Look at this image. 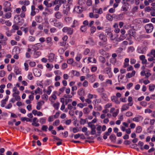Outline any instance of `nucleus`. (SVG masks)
Returning <instances> with one entry per match:
<instances>
[{
    "label": "nucleus",
    "instance_id": "2eb2a0df",
    "mask_svg": "<svg viewBox=\"0 0 155 155\" xmlns=\"http://www.w3.org/2000/svg\"><path fill=\"white\" fill-rule=\"evenodd\" d=\"M77 94L80 96L84 95L85 94V91L83 88H80L78 90Z\"/></svg>",
    "mask_w": 155,
    "mask_h": 155
},
{
    "label": "nucleus",
    "instance_id": "a18cd8bd",
    "mask_svg": "<svg viewBox=\"0 0 155 155\" xmlns=\"http://www.w3.org/2000/svg\"><path fill=\"white\" fill-rule=\"evenodd\" d=\"M60 120H56L53 124V125L54 126H57L60 124Z\"/></svg>",
    "mask_w": 155,
    "mask_h": 155
},
{
    "label": "nucleus",
    "instance_id": "9b49d317",
    "mask_svg": "<svg viewBox=\"0 0 155 155\" xmlns=\"http://www.w3.org/2000/svg\"><path fill=\"white\" fill-rule=\"evenodd\" d=\"M111 101L113 102H114L117 104H119L120 102L118 100V98L115 96H113L111 97Z\"/></svg>",
    "mask_w": 155,
    "mask_h": 155
},
{
    "label": "nucleus",
    "instance_id": "09e8293b",
    "mask_svg": "<svg viewBox=\"0 0 155 155\" xmlns=\"http://www.w3.org/2000/svg\"><path fill=\"white\" fill-rule=\"evenodd\" d=\"M6 73L5 72L3 71L2 70L0 71V77H4Z\"/></svg>",
    "mask_w": 155,
    "mask_h": 155
},
{
    "label": "nucleus",
    "instance_id": "39448f33",
    "mask_svg": "<svg viewBox=\"0 0 155 155\" xmlns=\"http://www.w3.org/2000/svg\"><path fill=\"white\" fill-rule=\"evenodd\" d=\"M86 76L87 77V79H88L89 81L90 82L93 83L95 81V76L94 74H87L86 75Z\"/></svg>",
    "mask_w": 155,
    "mask_h": 155
},
{
    "label": "nucleus",
    "instance_id": "ddd939ff",
    "mask_svg": "<svg viewBox=\"0 0 155 155\" xmlns=\"http://www.w3.org/2000/svg\"><path fill=\"white\" fill-rule=\"evenodd\" d=\"M46 42L48 45L51 46L53 45V43L51 41L52 38L50 37H48L46 38Z\"/></svg>",
    "mask_w": 155,
    "mask_h": 155
},
{
    "label": "nucleus",
    "instance_id": "7c9ffc66",
    "mask_svg": "<svg viewBox=\"0 0 155 155\" xmlns=\"http://www.w3.org/2000/svg\"><path fill=\"white\" fill-rule=\"evenodd\" d=\"M55 17L59 19L62 17V15L59 12H58L55 13Z\"/></svg>",
    "mask_w": 155,
    "mask_h": 155
},
{
    "label": "nucleus",
    "instance_id": "58836bf2",
    "mask_svg": "<svg viewBox=\"0 0 155 155\" xmlns=\"http://www.w3.org/2000/svg\"><path fill=\"white\" fill-rule=\"evenodd\" d=\"M99 52L101 55L103 56L107 55V53L103 49H101L99 51Z\"/></svg>",
    "mask_w": 155,
    "mask_h": 155
},
{
    "label": "nucleus",
    "instance_id": "7ed1b4c3",
    "mask_svg": "<svg viewBox=\"0 0 155 155\" xmlns=\"http://www.w3.org/2000/svg\"><path fill=\"white\" fill-rule=\"evenodd\" d=\"M145 28L146 32L148 33H149L152 31L153 29V26L152 24L149 23L145 25Z\"/></svg>",
    "mask_w": 155,
    "mask_h": 155
},
{
    "label": "nucleus",
    "instance_id": "49530a36",
    "mask_svg": "<svg viewBox=\"0 0 155 155\" xmlns=\"http://www.w3.org/2000/svg\"><path fill=\"white\" fill-rule=\"evenodd\" d=\"M136 132L138 133H140L142 130V129L140 126H138L136 128Z\"/></svg>",
    "mask_w": 155,
    "mask_h": 155
},
{
    "label": "nucleus",
    "instance_id": "6e6552de",
    "mask_svg": "<svg viewBox=\"0 0 155 155\" xmlns=\"http://www.w3.org/2000/svg\"><path fill=\"white\" fill-rule=\"evenodd\" d=\"M41 71L37 68H35L33 69V73L34 75L36 77H39L41 75Z\"/></svg>",
    "mask_w": 155,
    "mask_h": 155
},
{
    "label": "nucleus",
    "instance_id": "bf43d9fd",
    "mask_svg": "<svg viewBox=\"0 0 155 155\" xmlns=\"http://www.w3.org/2000/svg\"><path fill=\"white\" fill-rule=\"evenodd\" d=\"M86 119H84L82 118H81L80 121V123L81 124L84 125L86 123Z\"/></svg>",
    "mask_w": 155,
    "mask_h": 155
},
{
    "label": "nucleus",
    "instance_id": "603ef678",
    "mask_svg": "<svg viewBox=\"0 0 155 155\" xmlns=\"http://www.w3.org/2000/svg\"><path fill=\"white\" fill-rule=\"evenodd\" d=\"M35 39V37L30 36L28 37V40L30 41H34Z\"/></svg>",
    "mask_w": 155,
    "mask_h": 155
},
{
    "label": "nucleus",
    "instance_id": "a211bd4d",
    "mask_svg": "<svg viewBox=\"0 0 155 155\" xmlns=\"http://www.w3.org/2000/svg\"><path fill=\"white\" fill-rule=\"evenodd\" d=\"M125 38L124 35V34L121 35L118 38H117L115 40V41L117 42H120L123 40Z\"/></svg>",
    "mask_w": 155,
    "mask_h": 155
},
{
    "label": "nucleus",
    "instance_id": "f03ea898",
    "mask_svg": "<svg viewBox=\"0 0 155 155\" xmlns=\"http://www.w3.org/2000/svg\"><path fill=\"white\" fill-rule=\"evenodd\" d=\"M11 4L8 1H6L3 4L4 10L5 12L10 11L12 8L10 7Z\"/></svg>",
    "mask_w": 155,
    "mask_h": 155
},
{
    "label": "nucleus",
    "instance_id": "c9c22d12",
    "mask_svg": "<svg viewBox=\"0 0 155 155\" xmlns=\"http://www.w3.org/2000/svg\"><path fill=\"white\" fill-rule=\"evenodd\" d=\"M70 10V8L68 7L66 8L65 10H64L63 13L64 15H67L68 14V12Z\"/></svg>",
    "mask_w": 155,
    "mask_h": 155
},
{
    "label": "nucleus",
    "instance_id": "37998d69",
    "mask_svg": "<svg viewBox=\"0 0 155 155\" xmlns=\"http://www.w3.org/2000/svg\"><path fill=\"white\" fill-rule=\"evenodd\" d=\"M21 119V120L22 121H26L27 122H30L31 121L30 119L26 117H22Z\"/></svg>",
    "mask_w": 155,
    "mask_h": 155
},
{
    "label": "nucleus",
    "instance_id": "69168bd1",
    "mask_svg": "<svg viewBox=\"0 0 155 155\" xmlns=\"http://www.w3.org/2000/svg\"><path fill=\"white\" fill-rule=\"evenodd\" d=\"M83 86L84 87H87L88 86V83L87 81H84L83 83Z\"/></svg>",
    "mask_w": 155,
    "mask_h": 155
},
{
    "label": "nucleus",
    "instance_id": "0e129e2a",
    "mask_svg": "<svg viewBox=\"0 0 155 155\" xmlns=\"http://www.w3.org/2000/svg\"><path fill=\"white\" fill-rule=\"evenodd\" d=\"M97 133L99 134H100L101 133V126H98V127H97Z\"/></svg>",
    "mask_w": 155,
    "mask_h": 155
},
{
    "label": "nucleus",
    "instance_id": "1a4fd4ad",
    "mask_svg": "<svg viewBox=\"0 0 155 155\" xmlns=\"http://www.w3.org/2000/svg\"><path fill=\"white\" fill-rule=\"evenodd\" d=\"M84 8L80 6H76L74 8V10L77 13H81L84 10Z\"/></svg>",
    "mask_w": 155,
    "mask_h": 155
},
{
    "label": "nucleus",
    "instance_id": "aec40b11",
    "mask_svg": "<svg viewBox=\"0 0 155 155\" xmlns=\"http://www.w3.org/2000/svg\"><path fill=\"white\" fill-rule=\"evenodd\" d=\"M129 108L128 105L127 104H124L122 107L121 109V112H123L124 111L126 110Z\"/></svg>",
    "mask_w": 155,
    "mask_h": 155
},
{
    "label": "nucleus",
    "instance_id": "4468645a",
    "mask_svg": "<svg viewBox=\"0 0 155 155\" xmlns=\"http://www.w3.org/2000/svg\"><path fill=\"white\" fill-rule=\"evenodd\" d=\"M7 38L5 37L3 40H0V44L3 46H5L7 44Z\"/></svg>",
    "mask_w": 155,
    "mask_h": 155
},
{
    "label": "nucleus",
    "instance_id": "c756f323",
    "mask_svg": "<svg viewBox=\"0 0 155 155\" xmlns=\"http://www.w3.org/2000/svg\"><path fill=\"white\" fill-rule=\"evenodd\" d=\"M155 88V85L153 84H150L149 86V90L150 91H154Z\"/></svg>",
    "mask_w": 155,
    "mask_h": 155
},
{
    "label": "nucleus",
    "instance_id": "e2e57ef3",
    "mask_svg": "<svg viewBox=\"0 0 155 155\" xmlns=\"http://www.w3.org/2000/svg\"><path fill=\"white\" fill-rule=\"evenodd\" d=\"M125 115L127 117H130L133 116V114L130 111H128L126 113Z\"/></svg>",
    "mask_w": 155,
    "mask_h": 155
},
{
    "label": "nucleus",
    "instance_id": "dca6fc26",
    "mask_svg": "<svg viewBox=\"0 0 155 155\" xmlns=\"http://www.w3.org/2000/svg\"><path fill=\"white\" fill-rule=\"evenodd\" d=\"M41 44L40 43H38L35 44L33 46V48L35 50H38L41 47Z\"/></svg>",
    "mask_w": 155,
    "mask_h": 155
},
{
    "label": "nucleus",
    "instance_id": "774afa93",
    "mask_svg": "<svg viewBox=\"0 0 155 155\" xmlns=\"http://www.w3.org/2000/svg\"><path fill=\"white\" fill-rule=\"evenodd\" d=\"M81 58V54H78L77 55V56L76 57V60L79 61H80Z\"/></svg>",
    "mask_w": 155,
    "mask_h": 155
},
{
    "label": "nucleus",
    "instance_id": "e433bc0d",
    "mask_svg": "<svg viewBox=\"0 0 155 155\" xmlns=\"http://www.w3.org/2000/svg\"><path fill=\"white\" fill-rule=\"evenodd\" d=\"M106 18L108 20L110 21H111L113 20L112 16L110 14H107L106 16Z\"/></svg>",
    "mask_w": 155,
    "mask_h": 155
},
{
    "label": "nucleus",
    "instance_id": "423d86ee",
    "mask_svg": "<svg viewBox=\"0 0 155 155\" xmlns=\"http://www.w3.org/2000/svg\"><path fill=\"white\" fill-rule=\"evenodd\" d=\"M97 36L99 37L100 39L102 41H107L106 36L103 33L99 32L98 33Z\"/></svg>",
    "mask_w": 155,
    "mask_h": 155
},
{
    "label": "nucleus",
    "instance_id": "de8ad7c7",
    "mask_svg": "<svg viewBox=\"0 0 155 155\" xmlns=\"http://www.w3.org/2000/svg\"><path fill=\"white\" fill-rule=\"evenodd\" d=\"M90 110L89 109L87 108H85L83 109V112L85 114H88L89 113Z\"/></svg>",
    "mask_w": 155,
    "mask_h": 155
},
{
    "label": "nucleus",
    "instance_id": "a19ab883",
    "mask_svg": "<svg viewBox=\"0 0 155 155\" xmlns=\"http://www.w3.org/2000/svg\"><path fill=\"white\" fill-rule=\"evenodd\" d=\"M106 33L108 36L110 38H113L112 34L110 30H109L107 31H106Z\"/></svg>",
    "mask_w": 155,
    "mask_h": 155
},
{
    "label": "nucleus",
    "instance_id": "f3484780",
    "mask_svg": "<svg viewBox=\"0 0 155 155\" xmlns=\"http://www.w3.org/2000/svg\"><path fill=\"white\" fill-rule=\"evenodd\" d=\"M136 73V72L135 71H133L131 73H128L126 75V77L130 78L134 76Z\"/></svg>",
    "mask_w": 155,
    "mask_h": 155
},
{
    "label": "nucleus",
    "instance_id": "4be33fe9",
    "mask_svg": "<svg viewBox=\"0 0 155 155\" xmlns=\"http://www.w3.org/2000/svg\"><path fill=\"white\" fill-rule=\"evenodd\" d=\"M54 54L53 53H51L48 56V60L49 61L52 62L54 60Z\"/></svg>",
    "mask_w": 155,
    "mask_h": 155
},
{
    "label": "nucleus",
    "instance_id": "9d476101",
    "mask_svg": "<svg viewBox=\"0 0 155 155\" xmlns=\"http://www.w3.org/2000/svg\"><path fill=\"white\" fill-rule=\"evenodd\" d=\"M129 5L128 3H124L121 8V11H126L129 9Z\"/></svg>",
    "mask_w": 155,
    "mask_h": 155
},
{
    "label": "nucleus",
    "instance_id": "338daca9",
    "mask_svg": "<svg viewBox=\"0 0 155 155\" xmlns=\"http://www.w3.org/2000/svg\"><path fill=\"white\" fill-rule=\"evenodd\" d=\"M74 62V59L72 58H71L67 60V63L69 64H71Z\"/></svg>",
    "mask_w": 155,
    "mask_h": 155
},
{
    "label": "nucleus",
    "instance_id": "f704fd0d",
    "mask_svg": "<svg viewBox=\"0 0 155 155\" xmlns=\"http://www.w3.org/2000/svg\"><path fill=\"white\" fill-rule=\"evenodd\" d=\"M75 73L74 75L78 77L80 75V73L77 71H75L74 70H72L71 71V73L72 74H74V73Z\"/></svg>",
    "mask_w": 155,
    "mask_h": 155
},
{
    "label": "nucleus",
    "instance_id": "f8f14e48",
    "mask_svg": "<svg viewBox=\"0 0 155 155\" xmlns=\"http://www.w3.org/2000/svg\"><path fill=\"white\" fill-rule=\"evenodd\" d=\"M93 12L94 13H97L99 14H101L103 13L102 9L101 8H100L99 9L94 8H93Z\"/></svg>",
    "mask_w": 155,
    "mask_h": 155
},
{
    "label": "nucleus",
    "instance_id": "20e7f679",
    "mask_svg": "<svg viewBox=\"0 0 155 155\" xmlns=\"http://www.w3.org/2000/svg\"><path fill=\"white\" fill-rule=\"evenodd\" d=\"M62 31L64 32L67 33L68 34L71 35L73 33V29L71 28L65 27L62 29Z\"/></svg>",
    "mask_w": 155,
    "mask_h": 155
},
{
    "label": "nucleus",
    "instance_id": "3c124183",
    "mask_svg": "<svg viewBox=\"0 0 155 155\" xmlns=\"http://www.w3.org/2000/svg\"><path fill=\"white\" fill-rule=\"evenodd\" d=\"M90 30L91 33L93 34L96 31V28L95 27L93 26L91 27Z\"/></svg>",
    "mask_w": 155,
    "mask_h": 155
},
{
    "label": "nucleus",
    "instance_id": "72a5a7b5",
    "mask_svg": "<svg viewBox=\"0 0 155 155\" xmlns=\"http://www.w3.org/2000/svg\"><path fill=\"white\" fill-rule=\"evenodd\" d=\"M46 119L45 118H41L39 120V122L42 124H45L46 122Z\"/></svg>",
    "mask_w": 155,
    "mask_h": 155
},
{
    "label": "nucleus",
    "instance_id": "f257e3e1",
    "mask_svg": "<svg viewBox=\"0 0 155 155\" xmlns=\"http://www.w3.org/2000/svg\"><path fill=\"white\" fill-rule=\"evenodd\" d=\"M147 50V48L145 45L139 46L137 49V52L140 54H145Z\"/></svg>",
    "mask_w": 155,
    "mask_h": 155
},
{
    "label": "nucleus",
    "instance_id": "6e6d98bb",
    "mask_svg": "<svg viewBox=\"0 0 155 155\" xmlns=\"http://www.w3.org/2000/svg\"><path fill=\"white\" fill-rule=\"evenodd\" d=\"M87 29V27L85 25H83L81 27V30L82 32H85Z\"/></svg>",
    "mask_w": 155,
    "mask_h": 155
},
{
    "label": "nucleus",
    "instance_id": "13d9d810",
    "mask_svg": "<svg viewBox=\"0 0 155 155\" xmlns=\"http://www.w3.org/2000/svg\"><path fill=\"white\" fill-rule=\"evenodd\" d=\"M64 51L63 48H61L58 50V52L60 54H64Z\"/></svg>",
    "mask_w": 155,
    "mask_h": 155
},
{
    "label": "nucleus",
    "instance_id": "79ce46f5",
    "mask_svg": "<svg viewBox=\"0 0 155 155\" xmlns=\"http://www.w3.org/2000/svg\"><path fill=\"white\" fill-rule=\"evenodd\" d=\"M92 115L96 118L97 117L100 116V113L99 112H95L94 111H93L92 112Z\"/></svg>",
    "mask_w": 155,
    "mask_h": 155
},
{
    "label": "nucleus",
    "instance_id": "c03bdc74",
    "mask_svg": "<svg viewBox=\"0 0 155 155\" xmlns=\"http://www.w3.org/2000/svg\"><path fill=\"white\" fill-rule=\"evenodd\" d=\"M110 138L112 141H114L116 139V137L115 135L112 134L110 136Z\"/></svg>",
    "mask_w": 155,
    "mask_h": 155
},
{
    "label": "nucleus",
    "instance_id": "4c0bfd02",
    "mask_svg": "<svg viewBox=\"0 0 155 155\" xmlns=\"http://www.w3.org/2000/svg\"><path fill=\"white\" fill-rule=\"evenodd\" d=\"M12 96L15 97V98L16 99V101H20L21 100L20 97L18 95L13 94Z\"/></svg>",
    "mask_w": 155,
    "mask_h": 155
},
{
    "label": "nucleus",
    "instance_id": "864d4df0",
    "mask_svg": "<svg viewBox=\"0 0 155 155\" xmlns=\"http://www.w3.org/2000/svg\"><path fill=\"white\" fill-rule=\"evenodd\" d=\"M106 44V41H99L98 43V45L100 46H103L104 45H105Z\"/></svg>",
    "mask_w": 155,
    "mask_h": 155
},
{
    "label": "nucleus",
    "instance_id": "393cba45",
    "mask_svg": "<svg viewBox=\"0 0 155 155\" xmlns=\"http://www.w3.org/2000/svg\"><path fill=\"white\" fill-rule=\"evenodd\" d=\"M99 61L102 63H104L106 62L105 58L102 56H99Z\"/></svg>",
    "mask_w": 155,
    "mask_h": 155
},
{
    "label": "nucleus",
    "instance_id": "6ab92c4d",
    "mask_svg": "<svg viewBox=\"0 0 155 155\" xmlns=\"http://www.w3.org/2000/svg\"><path fill=\"white\" fill-rule=\"evenodd\" d=\"M44 103V102L43 101H41L38 102L36 106V109L38 110H40L41 108V107L42 105Z\"/></svg>",
    "mask_w": 155,
    "mask_h": 155
},
{
    "label": "nucleus",
    "instance_id": "473e14b6",
    "mask_svg": "<svg viewBox=\"0 0 155 155\" xmlns=\"http://www.w3.org/2000/svg\"><path fill=\"white\" fill-rule=\"evenodd\" d=\"M11 16L12 14L11 12H8L5 14V17H4L3 16L2 17L7 19H9L11 17Z\"/></svg>",
    "mask_w": 155,
    "mask_h": 155
},
{
    "label": "nucleus",
    "instance_id": "5701e85b",
    "mask_svg": "<svg viewBox=\"0 0 155 155\" xmlns=\"http://www.w3.org/2000/svg\"><path fill=\"white\" fill-rule=\"evenodd\" d=\"M128 33L130 35L134 37L136 35V33L135 30L132 29L129 30V31Z\"/></svg>",
    "mask_w": 155,
    "mask_h": 155
},
{
    "label": "nucleus",
    "instance_id": "b1692460",
    "mask_svg": "<svg viewBox=\"0 0 155 155\" xmlns=\"http://www.w3.org/2000/svg\"><path fill=\"white\" fill-rule=\"evenodd\" d=\"M79 23L77 20H74L71 26V27L72 28L75 27L79 25Z\"/></svg>",
    "mask_w": 155,
    "mask_h": 155
},
{
    "label": "nucleus",
    "instance_id": "2f4dec72",
    "mask_svg": "<svg viewBox=\"0 0 155 155\" xmlns=\"http://www.w3.org/2000/svg\"><path fill=\"white\" fill-rule=\"evenodd\" d=\"M85 0H78V4L81 6L85 5Z\"/></svg>",
    "mask_w": 155,
    "mask_h": 155
},
{
    "label": "nucleus",
    "instance_id": "8fccbe9b",
    "mask_svg": "<svg viewBox=\"0 0 155 155\" xmlns=\"http://www.w3.org/2000/svg\"><path fill=\"white\" fill-rule=\"evenodd\" d=\"M21 29L22 30L25 34H26L28 30V27L24 28L22 27L21 28Z\"/></svg>",
    "mask_w": 155,
    "mask_h": 155
},
{
    "label": "nucleus",
    "instance_id": "412c9836",
    "mask_svg": "<svg viewBox=\"0 0 155 155\" xmlns=\"http://www.w3.org/2000/svg\"><path fill=\"white\" fill-rule=\"evenodd\" d=\"M57 98V96L55 94H52L51 96L49 97V99L52 102H54Z\"/></svg>",
    "mask_w": 155,
    "mask_h": 155
},
{
    "label": "nucleus",
    "instance_id": "680f3d73",
    "mask_svg": "<svg viewBox=\"0 0 155 155\" xmlns=\"http://www.w3.org/2000/svg\"><path fill=\"white\" fill-rule=\"evenodd\" d=\"M54 73L55 74V75L57 76H58V75H62V72L59 70L55 71H54Z\"/></svg>",
    "mask_w": 155,
    "mask_h": 155
},
{
    "label": "nucleus",
    "instance_id": "4d7b16f0",
    "mask_svg": "<svg viewBox=\"0 0 155 155\" xmlns=\"http://www.w3.org/2000/svg\"><path fill=\"white\" fill-rule=\"evenodd\" d=\"M48 96L46 94H44L41 96L42 99L44 100H47L48 98Z\"/></svg>",
    "mask_w": 155,
    "mask_h": 155
},
{
    "label": "nucleus",
    "instance_id": "c85d7f7f",
    "mask_svg": "<svg viewBox=\"0 0 155 155\" xmlns=\"http://www.w3.org/2000/svg\"><path fill=\"white\" fill-rule=\"evenodd\" d=\"M151 54V53L150 54H148L147 56H149V57L148 58V60L149 61H152L154 60V57Z\"/></svg>",
    "mask_w": 155,
    "mask_h": 155
},
{
    "label": "nucleus",
    "instance_id": "ea45409f",
    "mask_svg": "<svg viewBox=\"0 0 155 155\" xmlns=\"http://www.w3.org/2000/svg\"><path fill=\"white\" fill-rule=\"evenodd\" d=\"M60 103L59 102H57L53 104V106L56 110H58L59 109Z\"/></svg>",
    "mask_w": 155,
    "mask_h": 155
},
{
    "label": "nucleus",
    "instance_id": "bb28decb",
    "mask_svg": "<svg viewBox=\"0 0 155 155\" xmlns=\"http://www.w3.org/2000/svg\"><path fill=\"white\" fill-rule=\"evenodd\" d=\"M104 71L107 74L111 71V68L110 67H107L104 69Z\"/></svg>",
    "mask_w": 155,
    "mask_h": 155
},
{
    "label": "nucleus",
    "instance_id": "cd10ccee",
    "mask_svg": "<svg viewBox=\"0 0 155 155\" xmlns=\"http://www.w3.org/2000/svg\"><path fill=\"white\" fill-rule=\"evenodd\" d=\"M5 28L6 30L7 31L5 32L6 35L8 37L11 36L12 35V34L9 30V28L6 27V26H5Z\"/></svg>",
    "mask_w": 155,
    "mask_h": 155
},
{
    "label": "nucleus",
    "instance_id": "5fc2aeb1",
    "mask_svg": "<svg viewBox=\"0 0 155 155\" xmlns=\"http://www.w3.org/2000/svg\"><path fill=\"white\" fill-rule=\"evenodd\" d=\"M105 83L107 84H110V85L112 84V81L110 79H107L106 80Z\"/></svg>",
    "mask_w": 155,
    "mask_h": 155
},
{
    "label": "nucleus",
    "instance_id": "0eeeda50",
    "mask_svg": "<svg viewBox=\"0 0 155 155\" xmlns=\"http://www.w3.org/2000/svg\"><path fill=\"white\" fill-rule=\"evenodd\" d=\"M53 22L54 23V25L56 27L62 28L63 26V24L61 22H58L55 18L53 19Z\"/></svg>",
    "mask_w": 155,
    "mask_h": 155
},
{
    "label": "nucleus",
    "instance_id": "a878e982",
    "mask_svg": "<svg viewBox=\"0 0 155 155\" xmlns=\"http://www.w3.org/2000/svg\"><path fill=\"white\" fill-rule=\"evenodd\" d=\"M35 20L37 22L39 23L41 22L42 20L41 17L39 15L36 17Z\"/></svg>",
    "mask_w": 155,
    "mask_h": 155
},
{
    "label": "nucleus",
    "instance_id": "052dcab7",
    "mask_svg": "<svg viewBox=\"0 0 155 155\" xmlns=\"http://www.w3.org/2000/svg\"><path fill=\"white\" fill-rule=\"evenodd\" d=\"M48 128V127L47 125H43L41 127V130L44 131H47Z\"/></svg>",
    "mask_w": 155,
    "mask_h": 155
}]
</instances>
